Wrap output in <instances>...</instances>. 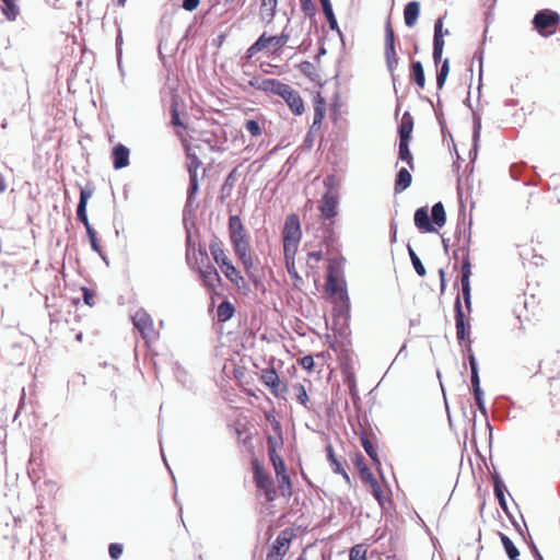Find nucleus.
<instances>
[{
    "mask_svg": "<svg viewBox=\"0 0 560 560\" xmlns=\"http://www.w3.org/2000/svg\"><path fill=\"white\" fill-rule=\"evenodd\" d=\"M235 173H236V170L234 168L225 177L224 183H223V185L221 187V192H222L223 196L230 195V191L233 188V185H234V182H235Z\"/></svg>",
    "mask_w": 560,
    "mask_h": 560,
    "instance_id": "obj_50",
    "label": "nucleus"
},
{
    "mask_svg": "<svg viewBox=\"0 0 560 560\" xmlns=\"http://www.w3.org/2000/svg\"><path fill=\"white\" fill-rule=\"evenodd\" d=\"M465 351L467 353V360H468L469 368H470V382H471L475 402H476V406H477L478 410L480 411V413L485 417L486 425L490 432V439H491L492 438V425L490 424L489 419H488V410H487L486 404H485V393H483L482 388L480 387L478 362L472 352L470 342L468 345H466Z\"/></svg>",
    "mask_w": 560,
    "mask_h": 560,
    "instance_id": "obj_2",
    "label": "nucleus"
},
{
    "mask_svg": "<svg viewBox=\"0 0 560 560\" xmlns=\"http://www.w3.org/2000/svg\"><path fill=\"white\" fill-rule=\"evenodd\" d=\"M282 242H283V255H284L285 264L291 262V265L293 266V260H294L295 254L298 252L300 241H292V242L282 241Z\"/></svg>",
    "mask_w": 560,
    "mask_h": 560,
    "instance_id": "obj_38",
    "label": "nucleus"
},
{
    "mask_svg": "<svg viewBox=\"0 0 560 560\" xmlns=\"http://www.w3.org/2000/svg\"><path fill=\"white\" fill-rule=\"evenodd\" d=\"M482 59H483V51L477 50L472 57L469 70L474 69L476 61H478V68H479L478 70H482V68H483Z\"/></svg>",
    "mask_w": 560,
    "mask_h": 560,
    "instance_id": "obj_59",
    "label": "nucleus"
},
{
    "mask_svg": "<svg viewBox=\"0 0 560 560\" xmlns=\"http://www.w3.org/2000/svg\"><path fill=\"white\" fill-rule=\"evenodd\" d=\"M480 131H481V118L478 115H474L472 149L469 152L470 155L474 153L472 159H476V155H477L478 141L480 139Z\"/></svg>",
    "mask_w": 560,
    "mask_h": 560,
    "instance_id": "obj_39",
    "label": "nucleus"
},
{
    "mask_svg": "<svg viewBox=\"0 0 560 560\" xmlns=\"http://www.w3.org/2000/svg\"><path fill=\"white\" fill-rule=\"evenodd\" d=\"M424 73L425 72H412V78L411 80L420 88V89H423L424 88V83H425V77H424Z\"/></svg>",
    "mask_w": 560,
    "mask_h": 560,
    "instance_id": "obj_60",
    "label": "nucleus"
},
{
    "mask_svg": "<svg viewBox=\"0 0 560 560\" xmlns=\"http://www.w3.org/2000/svg\"><path fill=\"white\" fill-rule=\"evenodd\" d=\"M302 231H301V222L298 214L292 213L285 218L283 230H282V241H301Z\"/></svg>",
    "mask_w": 560,
    "mask_h": 560,
    "instance_id": "obj_14",
    "label": "nucleus"
},
{
    "mask_svg": "<svg viewBox=\"0 0 560 560\" xmlns=\"http://www.w3.org/2000/svg\"><path fill=\"white\" fill-rule=\"evenodd\" d=\"M326 453H327V459L330 464L331 470L335 474L342 475V477L346 479V481H350L349 475L346 472L341 462L336 457L334 448L330 444L326 446Z\"/></svg>",
    "mask_w": 560,
    "mask_h": 560,
    "instance_id": "obj_27",
    "label": "nucleus"
},
{
    "mask_svg": "<svg viewBox=\"0 0 560 560\" xmlns=\"http://www.w3.org/2000/svg\"><path fill=\"white\" fill-rule=\"evenodd\" d=\"M499 536H500V540L502 542V546H503L504 551H505L506 556L509 557V559L513 558V557H520V550L514 545V542L510 539V537L503 533H499Z\"/></svg>",
    "mask_w": 560,
    "mask_h": 560,
    "instance_id": "obj_40",
    "label": "nucleus"
},
{
    "mask_svg": "<svg viewBox=\"0 0 560 560\" xmlns=\"http://www.w3.org/2000/svg\"><path fill=\"white\" fill-rule=\"evenodd\" d=\"M361 444L369 455V457L372 459L373 464L378 468L381 466V460L378 458L377 451L369 436L366 434H361L360 436Z\"/></svg>",
    "mask_w": 560,
    "mask_h": 560,
    "instance_id": "obj_31",
    "label": "nucleus"
},
{
    "mask_svg": "<svg viewBox=\"0 0 560 560\" xmlns=\"http://www.w3.org/2000/svg\"><path fill=\"white\" fill-rule=\"evenodd\" d=\"M492 480H493L494 497L497 498V500L500 504V508L509 515L508 502H506L505 494H504V491L506 490L504 482L498 472H494L492 475Z\"/></svg>",
    "mask_w": 560,
    "mask_h": 560,
    "instance_id": "obj_22",
    "label": "nucleus"
},
{
    "mask_svg": "<svg viewBox=\"0 0 560 560\" xmlns=\"http://www.w3.org/2000/svg\"><path fill=\"white\" fill-rule=\"evenodd\" d=\"M450 72H436V88L441 90L446 82Z\"/></svg>",
    "mask_w": 560,
    "mask_h": 560,
    "instance_id": "obj_63",
    "label": "nucleus"
},
{
    "mask_svg": "<svg viewBox=\"0 0 560 560\" xmlns=\"http://www.w3.org/2000/svg\"><path fill=\"white\" fill-rule=\"evenodd\" d=\"M277 8V0H262L261 12L269 11L268 15L273 16Z\"/></svg>",
    "mask_w": 560,
    "mask_h": 560,
    "instance_id": "obj_56",
    "label": "nucleus"
},
{
    "mask_svg": "<svg viewBox=\"0 0 560 560\" xmlns=\"http://www.w3.org/2000/svg\"><path fill=\"white\" fill-rule=\"evenodd\" d=\"M300 365L307 371H312L315 363L312 355H305L300 360Z\"/></svg>",
    "mask_w": 560,
    "mask_h": 560,
    "instance_id": "obj_57",
    "label": "nucleus"
},
{
    "mask_svg": "<svg viewBox=\"0 0 560 560\" xmlns=\"http://www.w3.org/2000/svg\"><path fill=\"white\" fill-rule=\"evenodd\" d=\"M291 540V535L288 533V530L281 532L278 537L276 538L272 548L276 549V552H281L282 548H285Z\"/></svg>",
    "mask_w": 560,
    "mask_h": 560,
    "instance_id": "obj_44",
    "label": "nucleus"
},
{
    "mask_svg": "<svg viewBox=\"0 0 560 560\" xmlns=\"http://www.w3.org/2000/svg\"><path fill=\"white\" fill-rule=\"evenodd\" d=\"M409 142L410 141L399 140L398 159L400 161L407 163V165L410 167V170H413L415 168L413 156L409 149Z\"/></svg>",
    "mask_w": 560,
    "mask_h": 560,
    "instance_id": "obj_32",
    "label": "nucleus"
},
{
    "mask_svg": "<svg viewBox=\"0 0 560 560\" xmlns=\"http://www.w3.org/2000/svg\"><path fill=\"white\" fill-rule=\"evenodd\" d=\"M326 114V103L325 100L318 93L317 98L314 104V118L315 125H322Z\"/></svg>",
    "mask_w": 560,
    "mask_h": 560,
    "instance_id": "obj_34",
    "label": "nucleus"
},
{
    "mask_svg": "<svg viewBox=\"0 0 560 560\" xmlns=\"http://www.w3.org/2000/svg\"><path fill=\"white\" fill-rule=\"evenodd\" d=\"M19 0H1V12L9 21H15L20 14Z\"/></svg>",
    "mask_w": 560,
    "mask_h": 560,
    "instance_id": "obj_28",
    "label": "nucleus"
},
{
    "mask_svg": "<svg viewBox=\"0 0 560 560\" xmlns=\"http://www.w3.org/2000/svg\"><path fill=\"white\" fill-rule=\"evenodd\" d=\"M294 389L296 392L298 401L301 405L306 406V404L308 401V395L306 393L305 387L302 384H296V385H294Z\"/></svg>",
    "mask_w": 560,
    "mask_h": 560,
    "instance_id": "obj_51",
    "label": "nucleus"
},
{
    "mask_svg": "<svg viewBox=\"0 0 560 560\" xmlns=\"http://www.w3.org/2000/svg\"><path fill=\"white\" fill-rule=\"evenodd\" d=\"M278 96L287 103L293 115L301 116L304 113V102L300 93L290 85L283 83Z\"/></svg>",
    "mask_w": 560,
    "mask_h": 560,
    "instance_id": "obj_10",
    "label": "nucleus"
},
{
    "mask_svg": "<svg viewBox=\"0 0 560 560\" xmlns=\"http://www.w3.org/2000/svg\"><path fill=\"white\" fill-rule=\"evenodd\" d=\"M180 103H182V101H178V97H176V96H173V101H170L171 124L175 127H180V128L185 129L186 126L180 119V110H179Z\"/></svg>",
    "mask_w": 560,
    "mask_h": 560,
    "instance_id": "obj_29",
    "label": "nucleus"
},
{
    "mask_svg": "<svg viewBox=\"0 0 560 560\" xmlns=\"http://www.w3.org/2000/svg\"><path fill=\"white\" fill-rule=\"evenodd\" d=\"M268 454H269L270 460L272 463L275 474L281 475L282 472H285L287 471L285 463H284L283 458L276 453L275 441H273V438L270 435L268 436Z\"/></svg>",
    "mask_w": 560,
    "mask_h": 560,
    "instance_id": "obj_23",
    "label": "nucleus"
},
{
    "mask_svg": "<svg viewBox=\"0 0 560 560\" xmlns=\"http://www.w3.org/2000/svg\"><path fill=\"white\" fill-rule=\"evenodd\" d=\"M415 225L422 232L433 233L436 232L432 221L430 220L427 207L418 208L415 212Z\"/></svg>",
    "mask_w": 560,
    "mask_h": 560,
    "instance_id": "obj_20",
    "label": "nucleus"
},
{
    "mask_svg": "<svg viewBox=\"0 0 560 560\" xmlns=\"http://www.w3.org/2000/svg\"><path fill=\"white\" fill-rule=\"evenodd\" d=\"M326 291L335 295L339 293V299L345 303L347 311H349V296L346 290H340L337 281L336 269L332 264H329L326 273Z\"/></svg>",
    "mask_w": 560,
    "mask_h": 560,
    "instance_id": "obj_15",
    "label": "nucleus"
},
{
    "mask_svg": "<svg viewBox=\"0 0 560 560\" xmlns=\"http://www.w3.org/2000/svg\"><path fill=\"white\" fill-rule=\"evenodd\" d=\"M470 229H471V217H469L467 220L465 208L462 207L459 214H458V221H457V226H456V231H455V237L457 238V241L458 242L463 241V243H465V245H469L470 237H471Z\"/></svg>",
    "mask_w": 560,
    "mask_h": 560,
    "instance_id": "obj_16",
    "label": "nucleus"
},
{
    "mask_svg": "<svg viewBox=\"0 0 560 560\" xmlns=\"http://www.w3.org/2000/svg\"><path fill=\"white\" fill-rule=\"evenodd\" d=\"M209 249L214 261L220 266L225 277L238 288H241V283L245 287L246 282L244 277L226 257L222 244L219 241L213 240L209 245Z\"/></svg>",
    "mask_w": 560,
    "mask_h": 560,
    "instance_id": "obj_3",
    "label": "nucleus"
},
{
    "mask_svg": "<svg viewBox=\"0 0 560 560\" xmlns=\"http://www.w3.org/2000/svg\"><path fill=\"white\" fill-rule=\"evenodd\" d=\"M444 49V43H433V51L432 58L434 60L435 67L438 68V63L441 61ZM439 70H450V60L446 58L443 60L441 68Z\"/></svg>",
    "mask_w": 560,
    "mask_h": 560,
    "instance_id": "obj_35",
    "label": "nucleus"
},
{
    "mask_svg": "<svg viewBox=\"0 0 560 560\" xmlns=\"http://www.w3.org/2000/svg\"><path fill=\"white\" fill-rule=\"evenodd\" d=\"M334 177L329 176L325 179V186L328 188L326 192L323 194L319 201V212L323 219L330 220L337 215L338 208V194L332 188Z\"/></svg>",
    "mask_w": 560,
    "mask_h": 560,
    "instance_id": "obj_7",
    "label": "nucleus"
},
{
    "mask_svg": "<svg viewBox=\"0 0 560 560\" xmlns=\"http://www.w3.org/2000/svg\"><path fill=\"white\" fill-rule=\"evenodd\" d=\"M122 545L118 542H112L108 547V552L113 560H118L122 555Z\"/></svg>",
    "mask_w": 560,
    "mask_h": 560,
    "instance_id": "obj_54",
    "label": "nucleus"
},
{
    "mask_svg": "<svg viewBox=\"0 0 560 560\" xmlns=\"http://www.w3.org/2000/svg\"><path fill=\"white\" fill-rule=\"evenodd\" d=\"M201 161L197 158V156H194L192 159H190V162L188 163V174L189 176H191V172H194L195 174H198V168L201 166Z\"/></svg>",
    "mask_w": 560,
    "mask_h": 560,
    "instance_id": "obj_58",
    "label": "nucleus"
},
{
    "mask_svg": "<svg viewBox=\"0 0 560 560\" xmlns=\"http://www.w3.org/2000/svg\"><path fill=\"white\" fill-rule=\"evenodd\" d=\"M244 127L252 137H259L262 132L259 121L255 119H247Z\"/></svg>",
    "mask_w": 560,
    "mask_h": 560,
    "instance_id": "obj_47",
    "label": "nucleus"
},
{
    "mask_svg": "<svg viewBox=\"0 0 560 560\" xmlns=\"http://www.w3.org/2000/svg\"><path fill=\"white\" fill-rule=\"evenodd\" d=\"M83 291V300L85 302V304L92 306L94 304V293L93 291H91L90 289L88 288H83L82 289Z\"/></svg>",
    "mask_w": 560,
    "mask_h": 560,
    "instance_id": "obj_62",
    "label": "nucleus"
},
{
    "mask_svg": "<svg viewBox=\"0 0 560 560\" xmlns=\"http://www.w3.org/2000/svg\"><path fill=\"white\" fill-rule=\"evenodd\" d=\"M199 253H200V255L202 257V261L203 260L207 261L206 266L198 268L199 276L202 279L203 284L207 288L215 289L217 285H219L220 282H221L220 275H219L218 270L215 269V267L212 264H210L208 255H207V252L202 250L200 248Z\"/></svg>",
    "mask_w": 560,
    "mask_h": 560,
    "instance_id": "obj_11",
    "label": "nucleus"
},
{
    "mask_svg": "<svg viewBox=\"0 0 560 560\" xmlns=\"http://www.w3.org/2000/svg\"><path fill=\"white\" fill-rule=\"evenodd\" d=\"M132 323L143 339H150L154 336L153 320L150 314L143 308L138 310L132 315Z\"/></svg>",
    "mask_w": 560,
    "mask_h": 560,
    "instance_id": "obj_13",
    "label": "nucleus"
},
{
    "mask_svg": "<svg viewBox=\"0 0 560 560\" xmlns=\"http://www.w3.org/2000/svg\"><path fill=\"white\" fill-rule=\"evenodd\" d=\"M396 36L390 18L385 22V60L387 70H395L399 66V57L395 49Z\"/></svg>",
    "mask_w": 560,
    "mask_h": 560,
    "instance_id": "obj_8",
    "label": "nucleus"
},
{
    "mask_svg": "<svg viewBox=\"0 0 560 560\" xmlns=\"http://www.w3.org/2000/svg\"><path fill=\"white\" fill-rule=\"evenodd\" d=\"M302 12L307 18H314L316 14V5L313 0H300Z\"/></svg>",
    "mask_w": 560,
    "mask_h": 560,
    "instance_id": "obj_49",
    "label": "nucleus"
},
{
    "mask_svg": "<svg viewBox=\"0 0 560 560\" xmlns=\"http://www.w3.org/2000/svg\"><path fill=\"white\" fill-rule=\"evenodd\" d=\"M455 311V326H456V337L459 343L466 341L470 335V324L466 322V316L463 311L460 296L459 294L455 299L454 304Z\"/></svg>",
    "mask_w": 560,
    "mask_h": 560,
    "instance_id": "obj_12",
    "label": "nucleus"
},
{
    "mask_svg": "<svg viewBox=\"0 0 560 560\" xmlns=\"http://www.w3.org/2000/svg\"><path fill=\"white\" fill-rule=\"evenodd\" d=\"M282 85H283V83L276 79L262 78V81L260 82V91L269 93V94L278 95Z\"/></svg>",
    "mask_w": 560,
    "mask_h": 560,
    "instance_id": "obj_37",
    "label": "nucleus"
},
{
    "mask_svg": "<svg viewBox=\"0 0 560 560\" xmlns=\"http://www.w3.org/2000/svg\"><path fill=\"white\" fill-rule=\"evenodd\" d=\"M532 23L541 36L547 37L555 33L557 25L560 23V15L549 9L539 10L534 15Z\"/></svg>",
    "mask_w": 560,
    "mask_h": 560,
    "instance_id": "obj_6",
    "label": "nucleus"
},
{
    "mask_svg": "<svg viewBox=\"0 0 560 560\" xmlns=\"http://www.w3.org/2000/svg\"><path fill=\"white\" fill-rule=\"evenodd\" d=\"M411 182L412 176L410 172L406 167H401L396 174L394 185L395 194H400L406 190L411 185Z\"/></svg>",
    "mask_w": 560,
    "mask_h": 560,
    "instance_id": "obj_25",
    "label": "nucleus"
},
{
    "mask_svg": "<svg viewBox=\"0 0 560 560\" xmlns=\"http://www.w3.org/2000/svg\"><path fill=\"white\" fill-rule=\"evenodd\" d=\"M370 487H371V492H372L373 497L378 502V504L381 506H383V504H384V495H383V491H382L378 482H375V483L371 485Z\"/></svg>",
    "mask_w": 560,
    "mask_h": 560,
    "instance_id": "obj_55",
    "label": "nucleus"
},
{
    "mask_svg": "<svg viewBox=\"0 0 560 560\" xmlns=\"http://www.w3.org/2000/svg\"><path fill=\"white\" fill-rule=\"evenodd\" d=\"M412 129L413 118L409 112H405L398 127L399 140L410 141Z\"/></svg>",
    "mask_w": 560,
    "mask_h": 560,
    "instance_id": "obj_26",
    "label": "nucleus"
},
{
    "mask_svg": "<svg viewBox=\"0 0 560 560\" xmlns=\"http://www.w3.org/2000/svg\"><path fill=\"white\" fill-rule=\"evenodd\" d=\"M199 184H198V174L191 172V176H189V186L187 189V201L186 207L192 203L195 195L198 192Z\"/></svg>",
    "mask_w": 560,
    "mask_h": 560,
    "instance_id": "obj_41",
    "label": "nucleus"
},
{
    "mask_svg": "<svg viewBox=\"0 0 560 560\" xmlns=\"http://www.w3.org/2000/svg\"><path fill=\"white\" fill-rule=\"evenodd\" d=\"M200 0H183L182 8L186 11H194L198 8Z\"/></svg>",
    "mask_w": 560,
    "mask_h": 560,
    "instance_id": "obj_61",
    "label": "nucleus"
},
{
    "mask_svg": "<svg viewBox=\"0 0 560 560\" xmlns=\"http://www.w3.org/2000/svg\"><path fill=\"white\" fill-rule=\"evenodd\" d=\"M129 149L119 143L112 150L113 167L115 170H121L129 165Z\"/></svg>",
    "mask_w": 560,
    "mask_h": 560,
    "instance_id": "obj_19",
    "label": "nucleus"
},
{
    "mask_svg": "<svg viewBox=\"0 0 560 560\" xmlns=\"http://www.w3.org/2000/svg\"><path fill=\"white\" fill-rule=\"evenodd\" d=\"M179 88H180V78L179 72H167L166 80L164 83V86L162 89V95L165 100L166 97L170 98V101H173V96L178 97V101L180 100L179 96Z\"/></svg>",
    "mask_w": 560,
    "mask_h": 560,
    "instance_id": "obj_17",
    "label": "nucleus"
},
{
    "mask_svg": "<svg viewBox=\"0 0 560 560\" xmlns=\"http://www.w3.org/2000/svg\"><path fill=\"white\" fill-rule=\"evenodd\" d=\"M319 3L322 5L323 12L326 16V20L329 24V27L331 31L336 32L340 37H342V33L339 28L336 15L334 13L332 4L330 0H319Z\"/></svg>",
    "mask_w": 560,
    "mask_h": 560,
    "instance_id": "obj_24",
    "label": "nucleus"
},
{
    "mask_svg": "<svg viewBox=\"0 0 560 560\" xmlns=\"http://www.w3.org/2000/svg\"><path fill=\"white\" fill-rule=\"evenodd\" d=\"M459 253H462V255H463L462 277H460L462 295L464 299L465 306H466L468 313H470V311H471V294H470L469 278L471 275V270H470L471 265H470V260H469L468 245H465V243H463V245L459 246L454 252V257L457 258Z\"/></svg>",
    "mask_w": 560,
    "mask_h": 560,
    "instance_id": "obj_4",
    "label": "nucleus"
},
{
    "mask_svg": "<svg viewBox=\"0 0 560 560\" xmlns=\"http://www.w3.org/2000/svg\"><path fill=\"white\" fill-rule=\"evenodd\" d=\"M253 474L256 487L265 492L268 501H272L276 493L273 481L270 475L262 469L257 459L253 460Z\"/></svg>",
    "mask_w": 560,
    "mask_h": 560,
    "instance_id": "obj_9",
    "label": "nucleus"
},
{
    "mask_svg": "<svg viewBox=\"0 0 560 560\" xmlns=\"http://www.w3.org/2000/svg\"><path fill=\"white\" fill-rule=\"evenodd\" d=\"M361 479L369 483L370 486L377 482L376 478L374 477L373 472L368 466H363L360 471Z\"/></svg>",
    "mask_w": 560,
    "mask_h": 560,
    "instance_id": "obj_53",
    "label": "nucleus"
},
{
    "mask_svg": "<svg viewBox=\"0 0 560 560\" xmlns=\"http://www.w3.org/2000/svg\"><path fill=\"white\" fill-rule=\"evenodd\" d=\"M85 230H86V235L89 237L92 250L97 253L103 259H105L103 256L101 245L98 244L95 230L91 225H88V228Z\"/></svg>",
    "mask_w": 560,
    "mask_h": 560,
    "instance_id": "obj_43",
    "label": "nucleus"
},
{
    "mask_svg": "<svg viewBox=\"0 0 560 560\" xmlns=\"http://www.w3.org/2000/svg\"><path fill=\"white\" fill-rule=\"evenodd\" d=\"M234 312H235L234 306L230 301H228V300L222 301L217 308L218 320L222 322V323L228 322L229 319H231L233 317Z\"/></svg>",
    "mask_w": 560,
    "mask_h": 560,
    "instance_id": "obj_30",
    "label": "nucleus"
},
{
    "mask_svg": "<svg viewBox=\"0 0 560 560\" xmlns=\"http://www.w3.org/2000/svg\"><path fill=\"white\" fill-rule=\"evenodd\" d=\"M288 39V35H267V33L265 32L247 49L246 57L252 58L258 51H261L264 49H266L268 52H276L287 44Z\"/></svg>",
    "mask_w": 560,
    "mask_h": 560,
    "instance_id": "obj_5",
    "label": "nucleus"
},
{
    "mask_svg": "<svg viewBox=\"0 0 560 560\" xmlns=\"http://www.w3.org/2000/svg\"><path fill=\"white\" fill-rule=\"evenodd\" d=\"M432 223L442 228L446 223V212L441 201L434 203L431 209Z\"/></svg>",
    "mask_w": 560,
    "mask_h": 560,
    "instance_id": "obj_33",
    "label": "nucleus"
},
{
    "mask_svg": "<svg viewBox=\"0 0 560 560\" xmlns=\"http://www.w3.org/2000/svg\"><path fill=\"white\" fill-rule=\"evenodd\" d=\"M94 190L95 189L92 185L80 187V199L78 205L88 207V201L93 196Z\"/></svg>",
    "mask_w": 560,
    "mask_h": 560,
    "instance_id": "obj_48",
    "label": "nucleus"
},
{
    "mask_svg": "<svg viewBox=\"0 0 560 560\" xmlns=\"http://www.w3.org/2000/svg\"><path fill=\"white\" fill-rule=\"evenodd\" d=\"M407 250H408V255H409V258H410V261L412 264L415 271L417 272V275L419 277H424L427 273V270H425L421 259L416 254V252L413 250V248L411 247L410 244L407 245Z\"/></svg>",
    "mask_w": 560,
    "mask_h": 560,
    "instance_id": "obj_36",
    "label": "nucleus"
},
{
    "mask_svg": "<svg viewBox=\"0 0 560 560\" xmlns=\"http://www.w3.org/2000/svg\"><path fill=\"white\" fill-rule=\"evenodd\" d=\"M261 381L267 385L271 392L279 396L280 393L287 392V386L280 388V378L275 369H265L261 372Z\"/></svg>",
    "mask_w": 560,
    "mask_h": 560,
    "instance_id": "obj_18",
    "label": "nucleus"
},
{
    "mask_svg": "<svg viewBox=\"0 0 560 560\" xmlns=\"http://www.w3.org/2000/svg\"><path fill=\"white\" fill-rule=\"evenodd\" d=\"M349 560H366V548L358 544L350 549Z\"/></svg>",
    "mask_w": 560,
    "mask_h": 560,
    "instance_id": "obj_46",
    "label": "nucleus"
},
{
    "mask_svg": "<svg viewBox=\"0 0 560 560\" xmlns=\"http://www.w3.org/2000/svg\"><path fill=\"white\" fill-rule=\"evenodd\" d=\"M420 15V2L409 1L404 8V22L407 27H413Z\"/></svg>",
    "mask_w": 560,
    "mask_h": 560,
    "instance_id": "obj_21",
    "label": "nucleus"
},
{
    "mask_svg": "<svg viewBox=\"0 0 560 560\" xmlns=\"http://www.w3.org/2000/svg\"><path fill=\"white\" fill-rule=\"evenodd\" d=\"M228 231L235 256L242 262L248 279L257 285L260 278L252 257L249 235L246 232L240 215L234 214L229 218Z\"/></svg>",
    "mask_w": 560,
    "mask_h": 560,
    "instance_id": "obj_1",
    "label": "nucleus"
},
{
    "mask_svg": "<svg viewBox=\"0 0 560 560\" xmlns=\"http://www.w3.org/2000/svg\"><path fill=\"white\" fill-rule=\"evenodd\" d=\"M276 477L279 481V487H280L282 495L290 497L292 494V483H291V478L288 475V472L285 471V472H282L281 475H276Z\"/></svg>",
    "mask_w": 560,
    "mask_h": 560,
    "instance_id": "obj_42",
    "label": "nucleus"
},
{
    "mask_svg": "<svg viewBox=\"0 0 560 560\" xmlns=\"http://www.w3.org/2000/svg\"><path fill=\"white\" fill-rule=\"evenodd\" d=\"M77 219L84 225L85 229L88 228V225H91L86 212V206H77Z\"/></svg>",
    "mask_w": 560,
    "mask_h": 560,
    "instance_id": "obj_52",
    "label": "nucleus"
},
{
    "mask_svg": "<svg viewBox=\"0 0 560 560\" xmlns=\"http://www.w3.org/2000/svg\"><path fill=\"white\" fill-rule=\"evenodd\" d=\"M448 31L446 30L443 32V18H439L434 22V35H433V43H444V35H447Z\"/></svg>",
    "mask_w": 560,
    "mask_h": 560,
    "instance_id": "obj_45",
    "label": "nucleus"
},
{
    "mask_svg": "<svg viewBox=\"0 0 560 560\" xmlns=\"http://www.w3.org/2000/svg\"><path fill=\"white\" fill-rule=\"evenodd\" d=\"M284 553L285 550H283L282 552H269L267 553L266 560H282Z\"/></svg>",
    "mask_w": 560,
    "mask_h": 560,
    "instance_id": "obj_64",
    "label": "nucleus"
}]
</instances>
